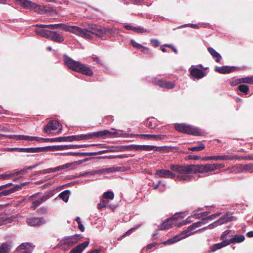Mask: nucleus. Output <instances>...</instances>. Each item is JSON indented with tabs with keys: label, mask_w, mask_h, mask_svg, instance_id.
I'll list each match as a JSON object with an SVG mask.
<instances>
[{
	"label": "nucleus",
	"mask_w": 253,
	"mask_h": 253,
	"mask_svg": "<svg viewBox=\"0 0 253 253\" xmlns=\"http://www.w3.org/2000/svg\"><path fill=\"white\" fill-rule=\"evenodd\" d=\"M10 137L16 140H23L32 141H34L35 140H39V138H36L35 136H30L28 135H13L11 136Z\"/></svg>",
	"instance_id": "obj_26"
},
{
	"label": "nucleus",
	"mask_w": 253,
	"mask_h": 253,
	"mask_svg": "<svg viewBox=\"0 0 253 253\" xmlns=\"http://www.w3.org/2000/svg\"><path fill=\"white\" fill-rule=\"evenodd\" d=\"M121 168L120 167H112L107 169H102L98 170H93L92 172L91 173L92 175H95L96 174H102V173H108L114 172L116 171H119Z\"/></svg>",
	"instance_id": "obj_19"
},
{
	"label": "nucleus",
	"mask_w": 253,
	"mask_h": 253,
	"mask_svg": "<svg viewBox=\"0 0 253 253\" xmlns=\"http://www.w3.org/2000/svg\"><path fill=\"white\" fill-rule=\"evenodd\" d=\"M75 163H67L65 165L60 166L54 168H49L46 169L40 170L38 172L39 174H46L50 172H54L56 171H59L62 169L73 168V166H75Z\"/></svg>",
	"instance_id": "obj_8"
},
{
	"label": "nucleus",
	"mask_w": 253,
	"mask_h": 253,
	"mask_svg": "<svg viewBox=\"0 0 253 253\" xmlns=\"http://www.w3.org/2000/svg\"><path fill=\"white\" fill-rule=\"evenodd\" d=\"M156 175L159 177L165 178H174L175 175L172 170L170 171L164 169L157 170L156 172Z\"/></svg>",
	"instance_id": "obj_15"
},
{
	"label": "nucleus",
	"mask_w": 253,
	"mask_h": 253,
	"mask_svg": "<svg viewBox=\"0 0 253 253\" xmlns=\"http://www.w3.org/2000/svg\"><path fill=\"white\" fill-rule=\"evenodd\" d=\"M224 167L223 164H207L187 166L171 165L170 169L175 175L174 179L181 181H188L194 178L192 175L193 173H207Z\"/></svg>",
	"instance_id": "obj_1"
},
{
	"label": "nucleus",
	"mask_w": 253,
	"mask_h": 253,
	"mask_svg": "<svg viewBox=\"0 0 253 253\" xmlns=\"http://www.w3.org/2000/svg\"><path fill=\"white\" fill-rule=\"evenodd\" d=\"M238 90L244 93L245 94H247L249 91V88L247 85L240 84L238 85Z\"/></svg>",
	"instance_id": "obj_41"
},
{
	"label": "nucleus",
	"mask_w": 253,
	"mask_h": 253,
	"mask_svg": "<svg viewBox=\"0 0 253 253\" xmlns=\"http://www.w3.org/2000/svg\"><path fill=\"white\" fill-rule=\"evenodd\" d=\"M190 75L193 80H199L205 76L206 74L202 70L192 66L189 69Z\"/></svg>",
	"instance_id": "obj_13"
},
{
	"label": "nucleus",
	"mask_w": 253,
	"mask_h": 253,
	"mask_svg": "<svg viewBox=\"0 0 253 253\" xmlns=\"http://www.w3.org/2000/svg\"><path fill=\"white\" fill-rule=\"evenodd\" d=\"M67 154L69 155L78 156H81L84 155L83 153H80V152H78V153L70 152V153H68Z\"/></svg>",
	"instance_id": "obj_59"
},
{
	"label": "nucleus",
	"mask_w": 253,
	"mask_h": 253,
	"mask_svg": "<svg viewBox=\"0 0 253 253\" xmlns=\"http://www.w3.org/2000/svg\"><path fill=\"white\" fill-rule=\"evenodd\" d=\"M101 252V250H93L88 252V253H100Z\"/></svg>",
	"instance_id": "obj_64"
},
{
	"label": "nucleus",
	"mask_w": 253,
	"mask_h": 253,
	"mask_svg": "<svg viewBox=\"0 0 253 253\" xmlns=\"http://www.w3.org/2000/svg\"><path fill=\"white\" fill-rule=\"evenodd\" d=\"M154 82L156 85L162 88L171 89L175 86L174 83L171 82H166L161 80H156Z\"/></svg>",
	"instance_id": "obj_18"
},
{
	"label": "nucleus",
	"mask_w": 253,
	"mask_h": 253,
	"mask_svg": "<svg viewBox=\"0 0 253 253\" xmlns=\"http://www.w3.org/2000/svg\"><path fill=\"white\" fill-rule=\"evenodd\" d=\"M231 232L230 230H226L224 232L223 234L221 236V239L223 241L219 243H217L211 246L210 248V250L212 252H214L217 250L220 249L221 248L224 247L228 245L233 243H237V235H229V237H233V238L230 239H225L224 240L226 236L230 234Z\"/></svg>",
	"instance_id": "obj_4"
},
{
	"label": "nucleus",
	"mask_w": 253,
	"mask_h": 253,
	"mask_svg": "<svg viewBox=\"0 0 253 253\" xmlns=\"http://www.w3.org/2000/svg\"><path fill=\"white\" fill-rule=\"evenodd\" d=\"M173 224H174V219L173 218L168 219L159 226V229L161 230L169 229L171 227V225Z\"/></svg>",
	"instance_id": "obj_31"
},
{
	"label": "nucleus",
	"mask_w": 253,
	"mask_h": 253,
	"mask_svg": "<svg viewBox=\"0 0 253 253\" xmlns=\"http://www.w3.org/2000/svg\"><path fill=\"white\" fill-rule=\"evenodd\" d=\"M209 212H202L198 214L195 213L193 215H191V216H188L185 220L183 221L182 222L179 223L178 226H180L183 225H185L193 222V220H192V218H195L196 219L202 218L203 219H204V217L207 216Z\"/></svg>",
	"instance_id": "obj_12"
},
{
	"label": "nucleus",
	"mask_w": 253,
	"mask_h": 253,
	"mask_svg": "<svg viewBox=\"0 0 253 253\" xmlns=\"http://www.w3.org/2000/svg\"><path fill=\"white\" fill-rule=\"evenodd\" d=\"M205 148V146L204 144L201 143L200 145L198 146L190 147L188 148L189 150L191 151H200L203 150Z\"/></svg>",
	"instance_id": "obj_43"
},
{
	"label": "nucleus",
	"mask_w": 253,
	"mask_h": 253,
	"mask_svg": "<svg viewBox=\"0 0 253 253\" xmlns=\"http://www.w3.org/2000/svg\"><path fill=\"white\" fill-rule=\"evenodd\" d=\"M42 203L41 202L40 200H38L36 201H35L33 202L32 208L34 209H36L37 207H38L39 206H40Z\"/></svg>",
	"instance_id": "obj_52"
},
{
	"label": "nucleus",
	"mask_w": 253,
	"mask_h": 253,
	"mask_svg": "<svg viewBox=\"0 0 253 253\" xmlns=\"http://www.w3.org/2000/svg\"><path fill=\"white\" fill-rule=\"evenodd\" d=\"M164 46H168V47H169L170 48H171V49L175 53H177V50L176 49V48L173 46V45L172 44H166L164 45Z\"/></svg>",
	"instance_id": "obj_58"
},
{
	"label": "nucleus",
	"mask_w": 253,
	"mask_h": 253,
	"mask_svg": "<svg viewBox=\"0 0 253 253\" xmlns=\"http://www.w3.org/2000/svg\"><path fill=\"white\" fill-rule=\"evenodd\" d=\"M48 39L57 42H62L64 41L63 37L56 32L51 31Z\"/></svg>",
	"instance_id": "obj_27"
},
{
	"label": "nucleus",
	"mask_w": 253,
	"mask_h": 253,
	"mask_svg": "<svg viewBox=\"0 0 253 253\" xmlns=\"http://www.w3.org/2000/svg\"><path fill=\"white\" fill-rule=\"evenodd\" d=\"M221 214V212H218L215 214H211L209 216H208L207 218H205L206 216L204 217V219L205 218L208 219V220H212L214 218H215L216 217L219 216Z\"/></svg>",
	"instance_id": "obj_50"
},
{
	"label": "nucleus",
	"mask_w": 253,
	"mask_h": 253,
	"mask_svg": "<svg viewBox=\"0 0 253 253\" xmlns=\"http://www.w3.org/2000/svg\"><path fill=\"white\" fill-rule=\"evenodd\" d=\"M40 25H36V26L38 27L36 30L35 32L37 35H39L42 37L48 38L51 31L44 29L43 27H41Z\"/></svg>",
	"instance_id": "obj_24"
},
{
	"label": "nucleus",
	"mask_w": 253,
	"mask_h": 253,
	"mask_svg": "<svg viewBox=\"0 0 253 253\" xmlns=\"http://www.w3.org/2000/svg\"><path fill=\"white\" fill-rule=\"evenodd\" d=\"M15 190L13 188H11L7 190L3 191L0 193V197L7 196L10 195V194L13 193Z\"/></svg>",
	"instance_id": "obj_45"
},
{
	"label": "nucleus",
	"mask_w": 253,
	"mask_h": 253,
	"mask_svg": "<svg viewBox=\"0 0 253 253\" xmlns=\"http://www.w3.org/2000/svg\"><path fill=\"white\" fill-rule=\"evenodd\" d=\"M188 236V234H186L185 235H184L183 232H182L179 235H177L174 236V237L169 239L166 241L164 242L163 244L164 245L172 244L181 240L182 239L185 238Z\"/></svg>",
	"instance_id": "obj_21"
},
{
	"label": "nucleus",
	"mask_w": 253,
	"mask_h": 253,
	"mask_svg": "<svg viewBox=\"0 0 253 253\" xmlns=\"http://www.w3.org/2000/svg\"><path fill=\"white\" fill-rule=\"evenodd\" d=\"M133 31L137 33H143L148 32L147 30L140 27H135L134 28H133Z\"/></svg>",
	"instance_id": "obj_48"
},
{
	"label": "nucleus",
	"mask_w": 253,
	"mask_h": 253,
	"mask_svg": "<svg viewBox=\"0 0 253 253\" xmlns=\"http://www.w3.org/2000/svg\"><path fill=\"white\" fill-rule=\"evenodd\" d=\"M232 213L228 212L226 215H223L222 217H221L218 220L214 221L213 223L210 224L208 226L204 228V229H212L214 227L225 223L231 220L232 218Z\"/></svg>",
	"instance_id": "obj_9"
},
{
	"label": "nucleus",
	"mask_w": 253,
	"mask_h": 253,
	"mask_svg": "<svg viewBox=\"0 0 253 253\" xmlns=\"http://www.w3.org/2000/svg\"><path fill=\"white\" fill-rule=\"evenodd\" d=\"M79 241V237L78 236L66 237L61 241L60 244L57 246L63 250L67 251Z\"/></svg>",
	"instance_id": "obj_6"
},
{
	"label": "nucleus",
	"mask_w": 253,
	"mask_h": 253,
	"mask_svg": "<svg viewBox=\"0 0 253 253\" xmlns=\"http://www.w3.org/2000/svg\"><path fill=\"white\" fill-rule=\"evenodd\" d=\"M151 42H152L153 46L154 47H157L159 45V42L157 40L152 39L151 40Z\"/></svg>",
	"instance_id": "obj_56"
},
{
	"label": "nucleus",
	"mask_w": 253,
	"mask_h": 253,
	"mask_svg": "<svg viewBox=\"0 0 253 253\" xmlns=\"http://www.w3.org/2000/svg\"><path fill=\"white\" fill-rule=\"evenodd\" d=\"M246 159V160H253V155H249L248 156H245V157H242L238 156V159Z\"/></svg>",
	"instance_id": "obj_55"
},
{
	"label": "nucleus",
	"mask_w": 253,
	"mask_h": 253,
	"mask_svg": "<svg viewBox=\"0 0 253 253\" xmlns=\"http://www.w3.org/2000/svg\"><path fill=\"white\" fill-rule=\"evenodd\" d=\"M45 6H42L36 3V6H34L33 10L39 14H42L45 13Z\"/></svg>",
	"instance_id": "obj_38"
},
{
	"label": "nucleus",
	"mask_w": 253,
	"mask_h": 253,
	"mask_svg": "<svg viewBox=\"0 0 253 253\" xmlns=\"http://www.w3.org/2000/svg\"><path fill=\"white\" fill-rule=\"evenodd\" d=\"M130 42H131V44H132V45L134 48L140 49L141 48V47H142L143 45H142L141 44H139L138 43H137L133 40H131Z\"/></svg>",
	"instance_id": "obj_49"
},
{
	"label": "nucleus",
	"mask_w": 253,
	"mask_h": 253,
	"mask_svg": "<svg viewBox=\"0 0 253 253\" xmlns=\"http://www.w3.org/2000/svg\"><path fill=\"white\" fill-rule=\"evenodd\" d=\"M235 157L229 156V155H218V156H208V157H204L201 158V160L203 161H207L210 160H214V161H226L229 160L234 159Z\"/></svg>",
	"instance_id": "obj_14"
},
{
	"label": "nucleus",
	"mask_w": 253,
	"mask_h": 253,
	"mask_svg": "<svg viewBox=\"0 0 253 253\" xmlns=\"http://www.w3.org/2000/svg\"><path fill=\"white\" fill-rule=\"evenodd\" d=\"M35 246L30 243H24L20 245L16 249L19 253H32Z\"/></svg>",
	"instance_id": "obj_11"
},
{
	"label": "nucleus",
	"mask_w": 253,
	"mask_h": 253,
	"mask_svg": "<svg viewBox=\"0 0 253 253\" xmlns=\"http://www.w3.org/2000/svg\"><path fill=\"white\" fill-rule=\"evenodd\" d=\"M108 132L106 131H99L94 132L85 134H81L79 135V140H88L92 138H101L102 135L105 134V133Z\"/></svg>",
	"instance_id": "obj_10"
},
{
	"label": "nucleus",
	"mask_w": 253,
	"mask_h": 253,
	"mask_svg": "<svg viewBox=\"0 0 253 253\" xmlns=\"http://www.w3.org/2000/svg\"><path fill=\"white\" fill-rule=\"evenodd\" d=\"M245 240V237L244 235H238V243H241Z\"/></svg>",
	"instance_id": "obj_62"
},
{
	"label": "nucleus",
	"mask_w": 253,
	"mask_h": 253,
	"mask_svg": "<svg viewBox=\"0 0 253 253\" xmlns=\"http://www.w3.org/2000/svg\"><path fill=\"white\" fill-rule=\"evenodd\" d=\"M141 51L146 54H151L152 52L150 50L146 47L142 46L140 49Z\"/></svg>",
	"instance_id": "obj_51"
},
{
	"label": "nucleus",
	"mask_w": 253,
	"mask_h": 253,
	"mask_svg": "<svg viewBox=\"0 0 253 253\" xmlns=\"http://www.w3.org/2000/svg\"><path fill=\"white\" fill-rule=\"evenodd\" d=\"M62 127L59 123L56 120L49 121L44 128V130L47 134L53 133L54 131L58 129L57 133L61 130Z\"/></svg>",
	"instance_id": "obj_7"
},
{
	"label": "nucleus",
	"mask_w": 253,
	"mask_h": 253,
	"mask_svg": "<svg viewBox=\"0 0 253 253\" xmlns=\"http://www.w3.org/2000/svg\"><path fill=\"white\" fill-rule=\"evenodd\" d=\"M214 70L220 74H228L236 72L237 70V67L236 66H223L221 67H216Z\"/></svg>",
	"instance_id": "obj_16"
},
{
	"label": "nucleus",
	"mask_w": 253,
	"mask_h": 253,
	"mask_svg": "<svg viewBox=\"0 0 253 253\" xmlns=\"http://www.w3.org/2000/svg\"><path fill=\"white\" fill-rule=\"evenodd\" d=\"M35 137L39 138V140H35L34 141H38V142H42V141H45V142L50 141L51 142V138H41V137H36V136H35Z\"/></svg>",
	"instance_id": "obj_53"
},
{
	"label": "nucleus",
	"mask_w": 253,
	"mask_h": 253,
	"mask_svg": "<svg viewBox=\"0 0 253 253\" xmlns=\"http://www.w3.org/2000/svg\"><path fill=\"white\" fill-rule=\"evenodd\" d=\"M109 202V201L102 199L100 202L98 204V209H102V208L106 207L108 205Z\"/></svg>",
	"instance_id": "obj_44"
},
{
	"label": "nucleus",
	"mask_w": 253,
	"mask_h": 253,
	"mask_svg": "<svg viewBox=\"0 0 253 253\" xmlns=\"http://www.w3.org/2000/svg\"><path fill=\"white\" fill-rule=\"evenodd\" d=\"M43 149V148L41 147L19 148V152L26 153H38L42 151Z\"/></svg>",
	"instance_id": "obj_32"
},
{
	"label": "nucleus",
	"mask_w": 253,
	"mask_h": 253,
	"mask_svg": "<svg viewBox=\"0 0 253 253\" xmlns=\"http://www.w3.org/2000/svg\"><path fill=\"white\" fill-rule=\"evenodd\" d=\"M45 222L46 221L43 217H31L27 219V224L31 226H40Z\"/></svg>",
	"instance_id": "obj_17"
},
{
	"label": "nucleus",
	"mask_w": 253,
	"mask_h": 253,
	"mask_svg": "<svg viewBox=\"0 0 253 253\" xmlns=\"http://www.w3.org/2000/svg\"><path fill=\"white\" fill-rule=\"evenodd\" d=\"M62 142V141H65L67 142V138L66 136L64 137H60L57 138H51V142Z\"/></svg>",
	"instance_id": "obj_47"
},
{
	"label": "nucleus",
	"mask_w": 253,
	"mask_h": 253,
	"mask_svg": "<svg viewBox=\"0 0 253 253\" xmlns=\"http://www.w3.org/2000/svg\"><path fill=\"white\" fill-rule=\"evenodd\" d=\"M230 84L231 86H236L237 85V79H231L229 81Z\"/></svg>",
	"instance_id": "obj_57"
},
{
	"label": "nucleus",
	"mask_w": 253,
	"mask_h": 253,
	"mask_svg": "<svg viewBox=\"0 0 253 253\" xmlns=\"http://www.w3.org/2000/svg\"><path fill=\"white\" fill-rule=\"evenodd\" d=\"M134 149L135 150L137 151H157L159 150V147L156 146H152V145H135L134 146Z\"/></svg>",
	"instance_id": "obj_22"
},
{
	"label": "nucleus",
	"mask_w": 253,
	"mask_h": 253,
	"mask_svg": "<svg viewBox=\"0 0 253 253\" xmlns=\"http://www.w3.org/2000/svg\"><path fill=\"white\" fill-rule=\"evenodd\" d=\"M136 136L144 139H154L156 140H162L166 137L165 135H154L149 134H137Z\"/></svg>",
	"instance_id": "obj_20"
},
{
	"label": "nucleus",
	"mask_w": 253,
	"mask_h": 253,
	"mask_svg": "<svg viewBox=\"0 0 253 253\" xmlns=\"http://www.w3.org/2000/svg\"><path fill=\"white\" fill-rule=\"evenodd\" d=\"M114 197V193L112 191H107L104 192L103 194L102 199L106 200L107 201H109V200H113Z\"/></svg>",
	"instance_id": "obj_39"
},
{
	"label": "nucleus",
	"mask_w": 253,
	"mask_h": 253,
	"mask_svg": "<svg viewBox=\"0 0 253 253\" xmlns=\"http://www.w3.org/2000/svg\"><path fill=\"white\" fill-rule=\"evenodd\" d=\"M84 145H62L59 146V150H65V149H77L79 148L83 147Z\"/></svg>",
	"instance_id": "obj_37"
},
{
	"label": "nucleus",
	"mask_w": 253,
	"mask_h": 253,
	"mask_svg": "<svg viewBox=\"0 0 253 253\" xmlns=\"http://www.w3.org/2000/svg\"><path fill=\"white\" fill-rule=\"evenodd\" d=\"M24 170H21L18 172H16L15 173H9V174H2L0 175V178L2 179H5L9 178V177L13 176L14 175H18L22 172H24Z\"/></svg>",
	"instance_id": "obj_40"
},
{
	"label": "nucleus",
	"mask_w": 253,
	"mask_h": 253,
	"mask_svg": "<svg viewBox=\"0 0 253 253\" xmlns=\"http://www.w3.org/2000/svg\"><path fill=\"white\" fill-rule=\"evenodd\" d=\"M165 184H162V183H161V187H159V190L160 191V192H163L165 190Z\"/></svg>",
	"instance_id": "obj_61"
},
{
	"label": "nucleus",
	"mask_w": 253,
	"mask_h": 253,
	"mask_svg": "<svg viewBox=\"0 0 253 253\" xmlns=\"http://www.w3.org/2000/svg\"><path fill=\"white\" fill-rule=\"evenodd\" d=\"M51 195L49 194H45V195L43 196L40 200L42 203L44 202L46 200H47Z\"/></svg>",
	"instance_id": "obj_54"
},
{
	"label": "nucleus",
	"mask_w": 253,
	"mask_h": 253,
	"mask_svg": "<svg viewBox=\"0 0 253 253\" xmlns=\"http://www.w3.org/2000/svg\"><path fill=\"white\" fill-rule=\"evenodd\" d=\"M64 62L69 69L75 71L80 72L87 76H91L93 74V72L89 67L80 62L74 61L69 58H66L65 59Z\"/></svg>",
	"instance_id": "obj_3"
},
{
	"label": "nucleus",
	"mask_w": 253,
	"mask_h": 253,
	"mask_svg": "<svg viewBox=\"0 0 253 253\" xmlns=\"http://www.w3.org/2000/svg\"><path fill=\"white\" fill-rule=\"evenodd\" d=\"M41 27L48 28L51 29H61L66 31L73 33L78 36L86 39L92 38V35H95L98 37H103L110 31L109 29L102 28L97 25L89 26L87 29H84L76 26H70L63 24H40Z\"/></svg>",
	"instance_id": "obj_2"
},
{
	"label": "nucleus",
	"mask_w": 253,
	"mask_h": 253,
	"mask_svg": "<svg viewBox=\"0 0 253 253\" xmlns=\"http://www.w3.org/2000/svg\"><path fill=\"white\" fill-rule=\"evenodd\" d=\"M124 27H125V28H126L127 30H133V28H134L135 27H133V26H132L130 25H126L124 26Z\"/></svg>",
	"instance_id": "obj_63"
},
{
	"label": "nucleus",
	"mask_w": 253,
	"mask_h": 253,
	"mask_svg": "<svg viewBox=\"0 0 253 253\" xmlns=\"http://www.w3.org/2000/svg\"><path fill=\"white\" fill-rule=\"evenodd\" d=\"M205 222L204 221H198L197 222H195L188 227L187 230L183 231L182 232L184 235L186 234H188V236L191 235V232L194 229L197 228L201 226L202 225L204 224Z\"/></svg>",
	"instance_id": "obj_23"
},
{
	"label": "nucleus",
	"mask_w": 253,
	"mask_h": 253,
	"mask_svg": "<svg viewBox=\"0 0 253 253\" xmlns=\"http://www.w3.org/2000/svg\"><path fill=\"white\" fill-rule=\"evenodd\" d=\"M103 131H106L108 132L105 133V134L102 135V137L104 136H114L115 137H126L128 134L126 133H123V131L120 130L119 131H110L108 130L105 129Z\"/></svg>",
	"instance_id": "obj_29"
},
{
	"label": "nucleus",
	"mask_w": 253,
	"mask_h": 253,
	"mask_svg": "<svg viewBox=\"0 0 253 253\" xmlns=\"http://www.w3.org/2000/svg\"><path fill=\"white\" fill-rule=\"evenodd\" d=\"M249 171L253 172V164L248 165L240 164L238 165V172Z\"/></svg>",
	"instance_id": "obj_30"
},
{
	"label": "nucleus",
	"mask_w": 253,
	"mask_h": 253,
	"mask_svg": "<svg viewBox=\"0 0 253 253\" xmlns=\"http://www.w3.org/2000/svg\"><path fill=\"white\" fill-rule=\"evenodd\" d=\"M89 244V242L85 241L73 248L69 253H82L83 250L86 248Z\"/></svg>",
	"instance_id": "obj_25"
},
{
	"label": "nucleus",
	"mask_w": 253,
	"mask_h": 253,
	"mask_svg": "<svg viewBox=\"0 0 253 253\" xmlns=\"http://www.w3.org/2000/svg\"><path fill=\"white\" fill-rule=\"evenodd\" d=\"M66 138H67V142H72L74 141H80L79 135L66 136Z\"/></svg>",
	"instance_id": "obj_46"
},
{
	"label": "nucleus",
	"mask_w": 253,
	"mask_h": 253,
	"mask_svg": "<svg viewBox=\"0 0 253 253\" xmlns=\"http://www.w3.org/2000/svg\"><path fill=\"white\" fill-rule=\"evenodd\" d=\"M174 127L177 131L179 132L194 135H201V132L199 128L190 125H187L184 124H176Z\"/></svg>",
	"instance_id": "obj_5"
},
{
	"label": "nucleus",
	"mask_w": 253,
	"mask_h": 253,
	"mask_svg": "<svg viewBox=\"0 0 253 253\" xmlns=\"http://www.w3.org/2000/svg\"><path fill=\"white\" fill-rule=\"evenodd\" d=\"M241 83L253 84V77H248L246 78L238 79V84Z\"/></svg>",
	"instance_id": "obj_36"
},
{
	"label": "nucleus",
	"mask_w": 253,
	"mask_h": 253,
	"mask_svg": "<svg viewBox=\"0 0 253 253\" xmlns=\"http://www.w3.org/2000/svg\"><path fill=\"white\" fill-rule=\"evenodd\" d=\"M12 221L9 217L0 216V226L11 223Z\"/></svg>",
	"instance_id": "obj_42"
},
{
	"label": "nucleus",
	"mask_w": 253,
	"mask_h": 253,
	"mask_svg": "<svg viewBox=\"0 0 253 253\" xmlns=\"http://www.w3.org/2000/svg\"><path fill=\"white\" fill-rule=\"evenodd\" d=\"M208 50L212 57L215 59L216 62H219L220 61L222 57L219 53L211 47L208 48Z\"/></svg>",
	"instance_id": "obj_33"
},
{
	"label": "nucleus",
	"mask_w": 253,
	"mask_h": 253,
	"mask_svg": "<svg viewBox=\"0 0 253 253\" xmlns=\"http://www.w3.org/2000/svg\"><path fill=\"white\" fill-rule=\"evenodd\" d=\"M19 2V4L24 8L27 9H33L34 6H36V3L32 2L29 0H16Z\"/></svg>",
	"instance_id": "obj_28"
},
{
	"label": "nucleus",
	"mask_w": 253,
	"mask_h": 253,
	"mask_svg": "<svg viewBox=\"0 0 253 253\" xmlns=\"http://www.w3.org/2000/svg\"><path fill=\"white\" fill-rule=\"evenodd\" d=\"M70 192L69 190H65L62 192L59 197L65 202H67L69 198Z\"/></svg>",
	"instance_id": "obj_35"
},
{
	"label": "nucleus",
	"mask_w": 253,
	"mask_h": 253,
	"mask_svg": "<svg viewBox=\"0 0 253 253\" xmlns=\"http://www.w3.org/2000/svg\"><path fill=\"white\" fill-rule=\"evenodd\" d=\"M165 184H162V183H161V187H159V190L160 191V192H163L165 190Z\"/></svg>",
	"instance_id": "obj_60"
},
{
	"label": "nucleus",
	"mask_w": 253,
	"mask_h": 253,
	"mask_svg": "<svg viewBox=\"0 0 253 253\" xmlns=\"http://www.w3.org/2000/svg\"><path fill=\"white\" fill-rule=\"evenodd\" d=\"M10 251V246L7 243H2L0 247V253H9Z\"/></svg>",
	"instance_id": "obj_34"
}]
</instances>
